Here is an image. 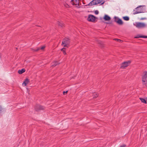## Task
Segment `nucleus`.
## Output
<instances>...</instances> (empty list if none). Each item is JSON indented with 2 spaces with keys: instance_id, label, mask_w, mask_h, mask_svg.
Instances as JSON below:
<instances>
[{
  "instance_id": "1",
  "label": "nucleus",
  "mask_w": 147,
  "mask_h": 147,
  "mask_svg": "<svg viewBox=\"0 0 147 147\" xmlns=\"http://www.w3.org/2000/svg\"><path fill=\"white\" fill-rule=\"evenodd\" d=\"M142 77V83L144 87H146L147 84V71H144Z\"/></svg>"
},
{
  "instance_id": "2",
  "label": "nucleus",
  "mask_w": 147,
  "mask_h": 147,
  "mask_svg": "<svg viewBox=\"0 0 147 147\" xmlns=\"http://www.w3.org/2000/svg\"><path fill=\"white\" fill-rule=\"evenodd\" d=\"M134 25L136 27L139 29L145 28L146 27V24L143 22H136Z\"/></svg>"
},
{
  "instance_id": "3",
  "label": "nucleus",
  "mask_w": 147,
  "mask_h": 147,
  "mask_svg": "<svg viewBox=\"0 0 147 147\" xmlns=\"http://www.w3.org/2000/svg\"><path fill=\"white\" fill-rule=\"evenodd\" d=\"M70 43L69 40L67 38L64 39L62 42V45L65 47H68Z\"/></svg>"
},
{
  "instance_id": "4",
  "label": "nucleus",
  "mask_w": 147,
  "mask_h": 147,
  "mask_svg": "<svg viewBox=\"0 0 147 147\" xmlns=\"http://www.w3.org/2000/svg\"><path fill=\"white\" fill-rule=\"evenodd\" d=\"M142 7V6H140L139 7H137L136 8V10L134 13V14H136L143 12V10Z\"/></svg>"
},
{
  "instance_id": "5",
  "label": "nucleus",
  "mask_w": 147,
  "mask_h": 147,
  "mask_svg": "<svg viewBox=\"0 0 147 147\" xmlns=\"http://www.w3.org/2000/svg\"><path fill=\"white\" fill-rule=\"evenodd\" d=\"M131 63L130 61H128L124 62L121 65V68L122 69H124L125 67H127Z\"/></svg>"
},
{
  "instance_id": "6",
  "label": "nucleus",
  "mask_w": 147,
  "mask_h": 147,
  "mask_svg": "<svg viewBox=\"0 0 147 147\" xmlns=\"http://www.w3.org/2000/svg\"><path fill=\"white\" fill-rule=\"evenodd\" d=\"M96 18L93 15L90 14L88 15L87 20L89 22H94Z\"/></svg>"
},
{
  "instance_id": "7",
  "label": "nucleus",
  "mask_w": 147,
  "mask_h": 147,
  "mask_svg": "<svg viewBox=\"0 0 147 147\" xmlns=\"http://www.w3.org/2000/svg\"><path fill=\"white\" fill-rule=\"evenodd\" d=\"M71 3L73 5H76L77 7V5L78 6L79 5V0H72L71 1Z\"/></svg>"
},
{
  "instance_id": "8",
  "label": "nucleus",
  "mask_w": 147,
  "mask_h": 147,
  "mask_svg": "<svg viewBox=\"0 0 147 147\" xmlns=\"http://www.w3.org/2000/svg\"><path fill=\"white\" fill-rule=\"evenodd\" d=\"M96 5L95 0H93L86 6H92Z\"/></svg>"
},
{
  "instance_id": "9",
  "label": "nucleus",
  "mask_w": 147,
  "mask_h": 147,
  "mask_svg": "<svg viewBox=\"0 0 147 147\" xmlns=\"http://www.w3.org/2000/svg\"><path fill=\"white\" fill-rule=\"evenodd\" d=\"M29 82L30 80L28 78H26L22 83L23 86H26L27 84Z\"/></svg>"
},
{
  "instance_id": "10",
  "label": "nucleus",
  "mask_w": 147,
  "mask_h": 147,
  "mask_svg": "<svg viewBox=\"0 0 147 147\" xmlns=\"http://www.w3.org/2000/svg\"><path fill=\"white\" fill-rule=\"evenodd\" d=\"M44 109L43 107L40 105H37L36 107V108H35V109L36 111H38L39 110H43Z\"/></svg>"
},
{
  "instance_id": "11",
  "label": "nucleus",
  "mask_w": 147,
  "mask_h": 147,
  "mask_svg": "<svg viewBox=\"0 0 147 147\" xmlns=\"http://www.w3.org/2000/svg\"><path fill=\"white\" fill-rule=\"evenodd\" d=\"M103 18L105 21H109L111 19L110 17L107 15H105Z\"/></svg>"
},
{
  "instance_id": "12",
  "label": "nucleus",
  "mask_w": 147,
  "mask_h": 147,
  "mask_svg": "<svg viewBox=\"0 0 147 147\" xmlns=\"http://www.w3.org/2000/svg\"><path fill=\"white\" fill-rule=\"evenodd\" d=\"M95 1L96 5L99 3H101V4H102L104 3V2H103V1L102 0H95Z\"/></svg>"
},
{
  "instance_id": "13",
  "label": "nucleus",
  "mask_w": 147,
  "mask_h": 147,
  "mask_svg": "<svg viewBox=\"0 0 147 147\" xmlns=\"http://www.w3.org/2000/svg\"><path fill=\"white\" fill-rule=\"evenodd\" d=\"M45 48V46H43L41 48L38 47V48H36V49L33 50L35 51H37L40 49L43 50Z\"/></svg>"
},
{
  "instance_id": "14",
  "label": "nucleus",
  "mask_w": 147,
  "mask_h": 147,
  "mask_svg": "<svg viewBox=\"0 0 147 147\" xmlns=\"http://www.w3.org/2000/svg\"><path fill=\"white\" fill-rule=\"evenodd\" d=\"M25 71V69H22L21 70H19L18 71V73L20 74H22Z\"/></svg>"
},
{
  "instance_id": "15",
  "label": "nucleus",
  "mask_w": 147,
  "mask_h": 147,
  "mask_svg": "<svg viewBox=\"0 0 147 147\" xmlns=\"http://www.w3.org/2000/svg\"><path fill=\"white\" fill-rule=\"evenodd\" d=\"M117 23L119 25H122L123 24V22L121 19L119 18L117 21Z\"/></svg>"
},
{
  "instance_id": "16",
  "label": "nucleus",
  "mask_w": 147,
  "mask_h": 147,
  "mask_svg": "<svg viewBox=\"0 0 147 147\" xmlns=\"http://www.w3.org/2000/svg\"><path fill=\"white\" fill-rule=\"evenodd\" d=\"M147 38V36H140V35H137V36L135 37V38Z\"/></svg>"
},
{
  "instance_id": "17",
  "label": "nucleus",
  "mask_w": 147,
  "mask_h": 147,
  "mask_svg": "<svg viewBox=\"0 0 147 147\" xmlns=\"http://www.w3.org/2000/svg\"><path fill=\"white\" fill-rule=\"evenodd\" d=\"M59 63L57 61H55L53 62L52 63V66H55L57 65Z\"/></svg>"
},
{
  "instance_id": "18",
  "label": "nucleus",
  "mask_w": 147,
  "mask_h": 147,
  "mask_svg": "<svg viewBox=\"0 0 147 147\" xmlns=\"http://www.w3.org/2000/svg\"><path fill=\"white\" fill-rule=\"evenodd\" d=\"M140 100L142 102L146 104V100H145V99L140 98Z\"/></svg>"
},
{
  "instance_id": "19",
  "label": "nucleus",
  "mask_w": 147,
  "mask_h": 147,
  "mask_svg": "<svg viewBox=\"0 0 147 147\" xmlns=\"http://www.w3.org/2000/svg\"><path fill=\"white\" fill-rule=\"evenodd\" d=\"M123 19L125 20L128 21L129 20V18L127 16H125L123 17Z\"/></svg>"
},
{
  "instance_id": "20",
  "label": "nucleus",
  "mask_w": 147,
  "mask_h": 147,
  "mask_svg": "<svg viewBox=\"0 0 147 147\" xmlns=\"http://www.w3.org/2000/svg\"><path fill=\"white\" fill-rule=\"evenodd\" d=\"M57 23L58 24V25L59 26H61V27H62L63 26V23L61 22H57Z\"/></svg>"
},
{
  "instance_id": "21",
  "label": "nucleus",
  "mask_w": 147,
  "mask_h": 147,
  "mask_svg": "<svg viewBox=\"0 0 147 147\" xmlns=\"http://www.w3.org/2000/svg\"><path fill=\"white\" fill-rule=\"evenodd\" d=\"M98 96V94L96 93H94L93 94V97L94 98H96Z\"/></svg>"
},
{
  "instance_id": "22",
  "label": "nucleus",
  "mask_w": 147,
  "mask_h": 147,
  "mask_svg": "<svg viewBox=\"0 0 147 147\" xmlns=\"http://www.w3.org/2000/svg\"><path fill=\"white\" fill-rule=\"evenodd\" d=\"M61 51L63 52V53L64 55L66 54V53L65 51V48H62V49H61Z\"/></svg>"
},
{
  "instance_id": "23",
  "label": "nucleus",
  "mask_w": 147,
  "mask_h": 147,
  "mask_svg": "<svg viewBox=\"0 0 147 147\" xmlns=\"http://www.w3.org/2000/svg\"><path fill=\"white\" fill-rule=\"evenodd\" d=\"M119 18L116 17H114V21L116 23H117V21L118 20Z\"/></svg>"
},
{
  "instance_id": "24",
  "label": "nucleus",
  "mask_w": 147,
  "mask_h": 147,
  "mask_svg": "<svg viewBox=\"0 0 147 147\" xmlns=\"http://www.w3.org/2000/svg\"><path fill=\"white\" fill-rule=\"evenodd\" d=\"M64 6L66 8H69V6L66 3L64 4Z\"/></svg>"
},
{
  "instance_id": "25",
  "label": "nucleus",
  "mask_w": 147,
  "mask_h": 147,
  "mask_svg": "<svg viewBox=\"0 0 147 147\" xmlns=\"http://www.w3.org/2000/svg\"><path fill=\"white\" fill-rule=\"evenodd\" d=\"M94 13L96 14L97 15L98 14L99 12H98V11L96 10L95 11Z\"/></svg>"
},
{
  "instance_id": "26",
  "label": "nucleus",
  "mask_w": 147,
  "mask_h": 147,
  "mask_svg": "<svg viewBox=\"0 0 147 147\" xmlns=\"http://www.w3.org/2000/svg\"><path fill=\"white\" fill-rule=\"evenodd\" d=\"M115 40H116L117 41H118L119 42H121L122 41L121 40L117 39H115Z\"/></svg>"
},
{
  "instance_id": "27",
  "label": "nucleus",
  "mask_w": 147,
  "mask_h": 147,
  "mask_svg": "<svg viewBox=\"0 0 147 147\" xmlns=\"http://www.w3.org/2000/svg\"><path fill=\"white\" fill-rule=\"evenodd\" d=\"M67 92V91L65 92L64 91L63 92V94H65Z\"/></svg>"
},
{
  "instance_id": "28",
  "label": "nucleus",
  "mask_w": 147,
  "mask_h": 147,
  "mask_svg": "<svg viewBox=\"0 0 147 147\" xmlns=\"http://www.w3.org/2000/svg\"><path fill=\"white\" fill-rule=\"evenodd\" d=\"M125 145H122L120 146V147H125Z\"/></svg>"
},
{
  "instance_id": "29",
  "label": "nucleus",
  "mask_w": 147,
  "mask_h": 147,
  "mask_svg": "<svg viewBox=\"0 0 147 147\" xmlns=\"http://www.w3.org/2000/svg\"><path fill=\"white\" fill-rule=\"evenodd\" d=\"M146 103H147V98L146 99Z\"/></svg>"
},
{
  "instance_id": "30",
  "label": "nucleus",
  "mask_w": 147,
  "mask_h": 147,
  "mask_svg": "<svg viewBox=\"0 0 147 147\" xmlns=\"http://www.w3.org/2000/svg\"><path fill=\"white\" fill-rule=\"evenodd\" d=\"M144 19L143 18H141V19L142 20H144Z\"/></svg>"
}]
</instances>
